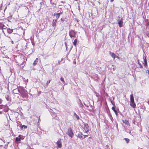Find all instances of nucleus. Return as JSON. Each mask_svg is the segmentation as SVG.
I'll return each instance as SVG.
<instances>
[{
    "label": "nucleus",
    "instance_id": "obj_34",
    "mask_svg": "<svg viewBox=\"0 0 149 149\" xmlns=\"http://www.w3.org/2000/svg\"><path fill=\"white\" fill-rule=\"evenodd\" d=\"M113 70H114V68H113Z\"/></svg>",
    "mask_w": 149,
    "mask_h": 149
},
{
    "label": "nucleus",
    "instance_id": "obj_24",
    "mask_svg": "<svg viewBox=\"0 0 149 149\" xmlns=\"http://www.w3.org/2000/svg\"><path fill=\"white\" fill-rule=\"evenodd\" d=\"M60 80L64 82V83H65V81L64 80V79L63 78L61 77V79H60Z\"/></svg>",
    "mask_w": 149,
    "mask_h": 149
},
{
    "label": "nucleus",
    "instance_id": "obj_5",
    "mask_svg": "<svg viewBox=\"0 0 149 149\" xmlns=\"http://www.w3.org/2000/svg\"><path fill=\"white\" fill-rule=\"evenodd\" d=\"M56 143L57 145V147L58 148H61L62 143L61 139H59Z\"/></svg>",
    "mask_w": 149,
    "mask_h": 149
},
{
    "label": "nucleus",
    "instance_id": "obj_18",
    "mask_svg": "<svg viewBox=\"0 0 149 149\" xmlns=\"http://www.w3.org/2000/svg\"><path fill=\"white\" fill-rule=\"evenodd\" d=\"M143 60L144 62L145 63V65H147V61L146 57H145V58H143Z\"/></svg>",
    "mask_w": 149,
    "mask_h": 149
},
{
    "label": "nucleus",
    "instance_id": "obj_23",
    "mask_svg": "<svg viewBox=\"0 0 149 149\" xmlns=\"http://www.w3.org/2000/svg\"><path fill=\"white\" fill-rule=\"evenodd\" d=\"M5 107L3 105L1 104L0 105V109H2L4 108Z\"/></svg>",
    "mask_w": 149,
    "mask_h": 149
},
{
    "label": "nucleus",
    "instance_id": "obj_2",
    "mask_svg": "<svg viewBox=\"0 0 149 149\" xmlns=\"http://www.w3.org/2000/svg\"><path fill=\"white\" fill-rule=\"evenodd\" d=\"M66 134L71 138L72 137L74 134L71 128H70L68 129Z\"/></svg>",
    "mask_w": 149,
    "mask_h": 149
},
{
    "label": "nucleus",
    "instance_id": "obj_27",
    "mask_svg": "<svg viewBox=\"0 0 149 149\" xmlns=\"http://www.w3.org/2000/svg\"><path fill=\"white\" fill-rule=\"evenodd\" d=\"M83 136H84V139L85 138H86L87 137H88V135H83Z\"/></svg>",
    "mask_w": 149,
    "mask_h": 149
},
{
    "label": "nucleus",
    "instance_id": "obj_29",
    "mask_svg": "<svg viewBox=\"0 0 149 149\" xmlns=\"http://www.w3.org/2000/svg\"><path fill=\"white\" fill-rule=\"evenodd\" d=\"M73 64H76V62L75 61H74L73 62Z\"/></svg>",
    "mask_w": 149,
    "mask_h": 149
},
{
    "label": "nucleus",
    "instance_id": "obj_13",
    "mask_svg": "<svg viewBox=\"0 0 149 149\" xmlns=\"http://www.w3.org/2000/svg\"><path fill=\"white\" fill-rule=\"evenodd\" d=\"M21 137L20 135L19 137L16 138L15 141L16 142L20 141H21Z\"/></svg>",
    "mask_w": 149,
    "mask_h": 149
},
{
    "label": "nucleus",
    "instance_id": "obj_38",
    "mask_svg": "<svg viewBox=\"0 0 149 149\" xmlns=\"http://www.w3.org/2000/svg\"><path fill=\"white\" fill-rule=\"evenodd\" d=\"M113 0H112V1H113Z\"/></svg>",
    "mask_w": 149,
    "mask_h": 149
},
{
    "label": "nucleus",
    "instance_id": "obj_22",
    "mask_svg": "<svg viewBox=\"0 0 149 149\" xmlns=\"http://www.w3.org/2000/svg\"><path fill=\"white\" fill-rule=\"evenodd\" d=\"M56 15L57 19H58L59 18L60 15H59V13H56Z\"/></svg>",
    "mask_w": 149,
    "mask_h": 149
},
{
    "label": "nucleus",
    "instance_id": "obj_17",
    "mask_svg": "<svg viewBox=\"0 0 149 149\" xmlns=\"http://www.w3.org/2000/svg\"><path fill=\"white\" fill-rule=\"evenodd\" d=\"M74 115L76 118L78 120L79 119V116L76 114L75 113H74Z\"/></svg>",
    "mask_w": 149,
    "mask_h": 149
},
{
    "label": "nucleus",
    "instance_id": "obj_7",
    "mask_svg": "<svg viewBox=\"0 0 149 149\" xmlns=\"http://www.w3.org/2000/svg\"><path fill=\"white\" fill-rule=\"evenodd\" d=\"M83 135L81 132H79L77 135V136L79 138V139H83Z\"/></svg>",
    "mask_w": 149,
    "mask_h": 149
},
{
    "label": "nucleus",
    "instance_id": "obj_28",
    "mask_svg": "<svg viewBox=\"0 0 149 149\" xmlns=\"http://www.w3.org/2000/svg\"><path fill=\"white\" fill-rule=\"evenodd\" d=\"M2 101H3V100H2V99H0V104L1 103Z\"/></svg>",
    "mask_w": 149,
    "mask_h": 149
},
{
    "label": "nucleus",
    "instance_id": "obj_19",
    "mask_svg": "<svg viewBox=\"0 0 149 149\" xmlns=\"http://www.w3.org/2000/svg\"><path fill=\"white\" fill-rule=\"evenodd\" d=\"M124 140L126 141L127 143H128L130 141V139H129L124 138Z\"/></svg>",
    "mask_w": 149,
    "mask_h": 149
},
{
    "label": "nucleus",
    "instance_id": "obj_11",
    "mask_svg": "<svg viewBox=\"0 0 149 149\" xmlns=\"http://www.w3.org/2000/svg\"><path fill=\"white\" fill-rule=\"evenodd\" d=\"M38 58H36V60L34 61L33 65V66L36 65L38 62Z\"/></svg>",
    "mask_w": 149,
    "mask_h": 149
},
{
    "label": "nucleus",
    "instance_id": "obj_14",
    "mask_svg": "<svg viewBox=\"0 0 149 149\" xmlns=\"http://www.w3.org/2000/svg\"><path fill=\"white\" fill-rule=\"evenodd\" d=\"M123 122L125 124L127 125H130V123L127 120H123Z\"/></svg>",
    "mask_w": 149,
    "mask_h": 149
},
{
    "label": "nucleus",
    "instance_id": "obj_10",
    "mask_svg": "<svg viewBox=\"0 0 149 149\" xmlns=\"http://www.w3.org/2000/svg\"><path fill=\"white\" fill-rule=\"evenodd\" d=\"M57 23V20L55 19L54 20V19L53 20V21L52 22V26L53 27H55L56 25V24Z\"/></svg>",
    "mask_w": 149,
    "mask_h": 149
},
{
    "label": "nucleus",
    "instance_id": "obj_33",
    "mask_svg": "<svg viewBox=\"0 0 149 149\" xmlns=\"http://www.w3.org/2000/svg\"><path fill=\"white\" fill-rule=\"evenodd\" d=\"M148 74L149 75V70H148Z\"/></svg>",
    "mask_w": 149,
    "mask_h": 149
},
{
    "label": "nucleus",
    "instance_id": "obj_32",
    "mask_svg": "<svg viewBox=\"0 0 149 149\" xmlns=\"http://www.w3.org/2000/svg\"><path fill=\"white\" fill-rule=\"evenodd\" d=\"M62 13H63V12H60V13H59V15H60V14H62Z\"/></svg>",
    "mask_w": 149,
    "mask_h": 149
},
{
    "label": "nucleus",
    "instance_id": "obj_25",
    "mask_svg": "<svg viewBox=\"0 0 149 149\" xmlns=\"http://www.w3.org/2000/svg\"><path fill=\"white\" fill-rule=\"evenodd\" d=\"M139 68H143V66H142L141 65V64L140 63H139Z\"/></svg>",
    "mask_w": 149,
    "mask_h": 149
},
{
    "label": "nucleus",
    "instance_id": "obj_31",
    "mask_svg": "<svg viewBox=\"0 0 149 149\" xmlns=\"http://www.w3.org/2000/svg\"><path fill=\"white\" fill-rule=\"evenodd\" d=\"M38 122H39V121H40V117H38Z\"/></svg>",
    "mask_w": 149,
    "mask_h": 149
},
{
    "label": "nucleus",
    "instance_id": "obj_26",
    "mask_svg": "<svg viewBox=\"0 0 149 149\" xmlns=\"http://www.w3.org/2000/svg\"><path fill=\"white\" fill-rule=\"evenodd\" d=\"M127 130V132H128V133H130H130H131V130Z\"/></svg>",
    "mask_w": 149,
    "mask_h": 149
},
{
    "label": "nucleus",
    "instance_id": "obj_6",
    "mask_svg": "<svg viewBox=\"0 0 149 149\" xmlns=\"http://www.w3.org/2000/svg\"><path fill=\"white\" fill-rule=\"evenodd\" d=\"M130 105L133 108H135L136 106L134 100L131 101L130 102Z\"/></svg>",
    "mask_w": 149,
    "mask_h": 149
},
{
    "label": "nucleus",
    "instance_id": "obj_35",
    "mask_svg": "<svg viewBox=\"0 0 149 149\" xmlns=\"http://www.w3.org/2000/svg\"><path fill=\"white\" fill-rule=\"evenodd\" d=\"M110 1H112V0H110Z\"/></svg>",
    "mask_w": 149,
    "mask_h": 149
},
{
    "label": "nucleus",
    "instance_id": "obj_36",
    "mask_svg": "<svg viewBox=\"0 0 149 149\" xmlns=\"http://www.w3.org/2000/svg\"><path fill=\"white\" fill-rule=\"evenodd\" d=\"M112 105H113V102H112Z\"/></svg>",
    "mask_w": 149,
    "mask_h": 149
},
{
    "label": "nucleus",
    "instance_id": "obj_4",
    "mask_svg": "<svg viewBox=\"0 0 149 149\" xmlns=\"http://www.w3.org/2000/svg\"><path fill=\"white\" fill-rule=\"evenodd\" d=\"M83 128L85 131V132L86 133H87L89 131V126L88 124L87 123H85L84 124Z\"/></svg>",
    "mask_w": 149,
    "mask_h": 149
},
{
    "label": "nucleus",
    "instance_id": "obj_15",
    "mask_svg": "<svg viewBox=\"0 0 149 149\" xmlns=\"http://www.w3.org/2000/svg\"><path fill=\"white\" fill-rule=\"evenodd\" d=\"M130 101L134 100L133 95L132 94L130 95Z\"/></svg>",
    "mask_w": 149,
    "mask_h": 149
},
{
    "label": "nucleus",
    "instance_id": "obj_12",
    "mask_svg": "<svg viewBox=\"0 0 149 149\" xmlns=\"http://www.w3.org/2000/svg\"><path fill=\"white\" fill-rule=\"evenodd\" d=\"M112 58H113L114 59H115L116 58H117L118 59H119V57L116 56V54H115L114 53H112Z\"/></svg>",
    "mask_w": 149,
    "mask_h": 149
},
{
    "label": "nucleus",
    "instance_id": "obj_3",
    "mask_svg": "<svg viewBox=\"0 0 149 149\" xmlns=\"http://www.w3.org/2000/svg\"><path fill=\"white\" fill-rule=\"evenodd\" d=\"M76 32L73 30H71L69 31V35L71 38L75 37Z\"/></svg>",
    "mask_w": 149,
    "mask_h": 149
},
{
    "label": "nucleus",
    "instance_id": "obj_1",
    "mask_svg": "<svg viewBox=\"0 0 149 149\" xmlns=\"http://www.w3.org/2000/svg\"><path fill=\"white\" fill-rule=\"evenodd\" d=\"M17 89L19 92L21 94V96L23 98L26 97L27 94L23 87L19 86L18 87Z\"/></svg>",
    "mask_w": 149,
    "mask_h": 149
},
{
    "label": "nucleus",
    "instance_id": "obj_21",
    "mask_svg": "<svg viewBox=\"0 0 149 149\" xmlns=\"http://www.w3.org/2000/svg\"><path fill=\"white\" fill-rule=\"evenodd\" d=\"M27 126H26V125H22V127H21V128H24V129H26V128H27Z\"/></svg>",
    "mask_w": 149,
    "mask_h": 149
},
{
    "label": "nucleus",
    "instance_id": "obj_9",
    "mask_svg": "<svg viewBox=\"0 0 149 149\" xmlns=\"http://www.w3.org/2000/svg\"><path fill=\"white\" fill-rule=\"evenodd\" d=\"M112 110L114 112L116 115V116H118V112L117 111H119V110L117 109H116L114 107H112Z\"/></svg>",
    "mask_w": 149,
    "mask_h": 149
},
{
    "label": "nucleus",
    "instance_id": "obj_16",
    "mask_svg": "<svg viewBox=\"0 0 149 149\" xmlns=\"http://www.w3.org/2000/svg\"><path fill=\"white\" fill-rule=\"evenodd\" d=\"M77 42V39H75L73 42V44L74 46H76Z\"/></svg>",
    "mask_w": 149,
    "mask_h": 149
},
{
    "label": "nucleus",
    "instance_id": "obj_20",
    "mask_svg": "<svg viewBox=\"0 0 149 149\" xmlns=\"http://www.w3.org/2000/svg\"><path fill=\"white\" fill-rule=\"evenodd\" d=\"M51 81V80H49L47 81V82L46 83V86H48L49 84V83H50Z\"/></svg>",
    "mask_w": 149,
    "mask_h": 149
},
{
    "label": "nucleus",
    "instance_id": "obj_37",
    "mask_svg": "<svg viewBox=\"0 0 149 149\" xmlns=\"http://www.w3.org/2000/svg\"><path fill=\"white\" fill-rule=\"evenodd\" d=\"M148 6H149V3H148Z\"/></svg>",
    "mask_w": 149,
    "mask_h": 149
},
{
    "label": "nucleus",
    "instance_id": "obj_8",
    "mask_svg": "<svg viewBox=\"0 0 149 149\" xmlns=\"http://www.w3.org/2000/svg\"><path fill=\"white\" fill-rule=\"evenodd\" d=\"M118 24L120 27H121L123 26V22L122 19L118 21Z\"/></svg>",
    "mask_w": 149,
    "mask_h": 149
},
{
    "label": "nucleus",
    "instance_id": "obj_30",
    "mask_svg": "<svg viewBox=\"0 0 149 149\" xmlns=\"http://www.w3.org/2000/svg\"><path fill=\"white\" fill-rule=\"evenodd\" d=\"M11 43L13 44H14V42H13V40H11L10 42Z\"/></svg>",
    "mask_w": 149,
    "mask_h": 149
}]
</instances>
